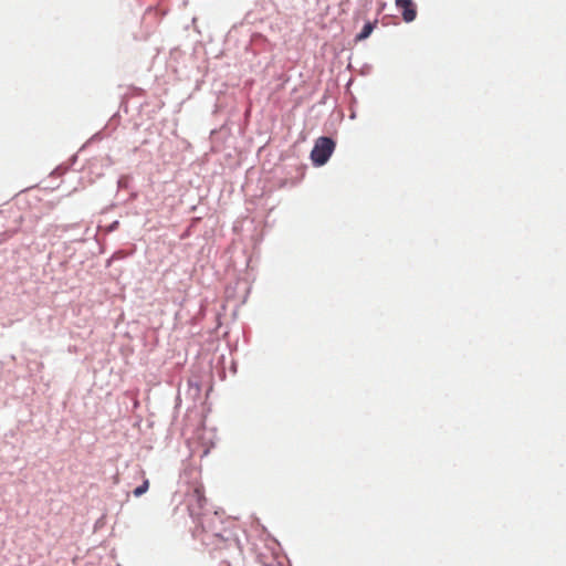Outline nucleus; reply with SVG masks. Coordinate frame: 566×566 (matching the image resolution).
I'll return each mask as SVG.
<instances>
[{
  "label": "nucleus",
  "instance_id": "obj_1",
  "mask_svg": "<svg viewBox=\"0 0 566 566\" xmlns=\"http://www.w3.org/2000/svg\"><path fill=\"white\" fill-rule=\"evenodd\" d=\"M335 149V142L329 137H319L311 151V159L316 166L327 163Z\"/></svg>",
  "mask_w": 566,
  "mask_h": 566
},
{
  "label": "nucleus",
  "instance_id": "obj_2",
  "mask_svg": "<svg viewBox=\"0 0 566 566\" xmlns=\"http://www.w3.org/2000/svg\"><path fill=\"white\" fill-rule=\"evenodd\" d=\"M207 500L202 486H196L187 494V506L189 513L193 517H200L202 515V509Z\"/></svg>",
  "mask_w": 566,
  "mask_h": 566
},
{
  "label": "nucleus",
  "instance_id": "obj_3",
  "mask_svg": "<svg viewBox=\"0 0 566 566\" xmlns=\"http://www.w3.org/2000/svg\"><path fill=\"white\" fill-rule=\"evenodd\" d=\"M396 6L401 10L405 22H412L417 17V9L412 0H396Z\"/></svg>",
  "mask_w": 566,
  "mask_h": 566
},
{
  "label": "nucleus",
  "instance_id": "obj_4",
  "mask_svg": "<svg viewBox=\"0 0 566 566\" xmlns=\"http://www.w3.org/2000/svg\"><path fill=\"white\" fill-rule=\"evenodd\" d=\"M214 520H219L217 513H213L212 515L203 516V518L201 520L200 523H201V527L205 533H207V534L211 533L213 536L219 537L220 533L211 527V522Z\"/></svg>",
  "mask_w": 566,
  "mask_h": 566
},
{
  "label": "nucleus",
  "instance_id": "obj_5",
  "mask_svg": "<svg viewBox=\"0 0 566 566\" xmlns=\"http://www.w3.org/2000/svg\"><path fill=\"white\" fill-rule=\"evenodd\" d=\"M376 24H377V21H375V22H367L363 27L361 31L357 34L356 40L361 41V40L367 39L371 34V32H373V30H374Z\"/></svg>",
  "mask_w": 566,
  "mask_h": 566
},
{
  "label": "nucleus",
  "instance_id": "obj_6",
  "mask_svg": "<svg viewBox=\"0 0 566 566\" xmlns=\"http://www.w3.org/2000/svg\"><path fill=\"white\" fill-rule=\"evenodd\" d=\"M148 488L149 481L147 479H144L143 484L136 488L133 493L136 497H139L148 491Z\"/></svg>",
  "mask_w": 566,
  "mask_h": 566
}]
</instances>
